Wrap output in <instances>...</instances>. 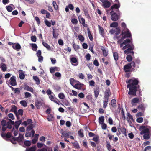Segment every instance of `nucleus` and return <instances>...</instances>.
<instances>
[{
    "mask_svg": "<svg viewBox=\"0 0 151 151\" xmlns=\"http://www.w3.org/2000/svg\"><path fill=\"white\" fill-rule=\"evenodd\" d=\"M30 45L32 48V50L34 51H36L38 47L37 45L35 43H32L30 44Z\"/></svg>",
    "mask_w": 151,
    "mask_h": 151,
    "instance_id": "obj_39",
    "label": "nucleus"
},
{
    "mask_svg": "<svg viewBox=\"0 0 151 151\" xmlns=\"http://www.w3.org/2000/svg\"><path fill=\"white\" fill-rule=\"evenodd\" d=\"M121 27L123 29L122 30H125L128 29L126 27V25L124 22H122L121 24Z\"/></svg>",
    "mask_w": 151,
    "mask_h": 151,
    "instance_id": "obj_58",
    "label": "nucleus"
},
{
    "mask_svg": "<svg viewBox=\"0 0 151 151\" xmlns=\"http://www.w3.org/2000/svg\"><path fill=\"white\" fill-rule=\"evenodd\" d=\"M70 61L71 63H76L77 64L76 65H74V66H76L78 65V61L77 59L75 57H72L70 59Z\"/></svg>",
    "mask_w": 151,
    "mask_h": 151,
    "instance_id": "obj_26",
    "label": "nucleus"
},
{
    "mask_svg": "<svg viewBox=\"0 0 151 151\" xmlns=\"http://www.w3.org/2000/svg\"><path fill=\"white\" fill-rule=\"evenodd\" d=\"M59 98L62 99H63L65 98V96L63 93L61 92L59 93L58 95Z\"/></svg>",
    "mask_w": 151,
    "mask_h": 151,
    "instance_id": "obj_48",
    "label": "nucleus"
},
{
    "mask_svg": "<svg viewBox=\"0 0 151 151\" xmlns=\"http://www.w3.org/2000/svg\"><path fill=\"white\" fill-rule=\"evenodd\" d=\"M73 46L75 50H77L80 49L79 45H76L75 42L73 43Z\"/></svg>",
    "mask_w": 151,
    "mask_h": 151,
    "instance_id": "obj_56",
    "label": "nucleus"
},
{
    "mask_svg": "<svg viewBox=\"0 0 151 151\" xmlns=\"http://www.w3.org/2000/svg\"><path fill=\"white\" fill-rule=\"evenodd\" d=\"M71 134L70 132L67 131H64L62 133V135L66 137H68Z\"/></svg>",
    "mask_w": 151,
    "mask_h": 151,
    "instance_id": "obj_21",
    "label": "nucleus"
},
{
    "mask_svg": "<svg viewBox=\"0 0 151 151\" xmlns=\"http://www.w3.org/2000/svg\"><path fill=\"white\" fill-rule=\"evenodd\" d=\"M7 122L5 120H2L1 122V124L2 126H7Z\"/></svg>",
    "mask_w": 151,
    "mask_h": 151,
    "instance_id": "obj_59",
    "label": "nucleus"
},
{
    "mask_svg": "<svg viewBox=\"0 0 151 151\" xmlns=\"http://www.w3.org/2000/svg\"><path fill=\"white\" fill-rule=\"evenodd\" d=\"M24 89L27 91H29L31 92H33V88L31 87H29L28 85L25 86L24 87Z\"/></svg>",
    "mask_w": 151,
    "mask_h": 151,
    "instance_id": "obj_35",
    "label": "nucleus"
},
{
    "mask_svg": "<svg viewBox=\"0 0 151 151\" xmlns=\"http://www.w3.org/2000/svg\"><path fill=\"white\" fill-rule=\"evenodd\" d=\"M22 122V120H19V121H16L14 123V126L15 128L18 129V127Z\"/></svg>",
    "mask_w": 151,
    "mask_h": 151,
    "instance_id": "obj_25",
    "label": "nucleus"
},
{
    "mask_svg": "<svg viewBox=\"0 0 151 151\" xmlns=\"http://www.w3.org/2000/svg\"><path fill=\"white\" fill-rule=\"evenodd\" d=\"M147 128H146L144 129H143L140 133L141 135H142L144 134L150 133L151 134V127L149 126H147Z\"/></svg>",
    "mask_w": 151,
    "mask_h": 151,
    "instance_id": "obj_7",
    "label": "nucleus"
},
{
    "mask_svg": "<svg viewBox=\"0 0 151 151\" xmlns=\"http://www.w3.org/2000/svg\"><path fill=\"white\" fill-rule=\"evenodd\" d=\"M144 151H151V146H148L146 147L144 149Z\"/></svg>",
    "mask_w": 151,
    "mask_h": 151,
    "instance_id": "obj_64",
    "label": "nucleus"
},
{
    "mask_svg": "<svg viewBox=\"0 0 151 151\" xmlns=\"http://www.w3.org/2000/svg\"><path fill=\"white\" fill-rule=\"evenodd\" d=\"M111 95V92L109 88L106 89L105 92L104 98L109 99V97Z\"/></svg>",
    "mask_w": 151,
    "mask_h": 151,
    "instance_id": "obj_19",
    "label": "nucleus"
},
{
    "mask_svg": "<svg viewBox=\"0 0 151 151\" xmlns=\"http://www.w3.org/2000/svg\"><path fill=\"white\" fill-rule=\"evenodd\" d=\"M111 104L112 106L113 107H115L116 106V101L114 99H113L111 100Z\"/></svg>",
    "mask_w": 151,
    "mask_h": 151,
    "instance_id": "obj_45",
    "label": "nucleus"
},
{
    "mask_svg": "<svg viewBox=\"0 0 151 151\" xmlns=\"http://www.w3.org/2000/svg\"><path fill=\"white\" fill-rule=\"evenodd\" d=\"M53 94V95L51 94L49 96V99L51 101H53L58 105H59V103L57 99L55 97V95L54 94Z\"/></svg>",
    "mask_w": 151,
    "mask_h": 151,
    "instance_id": "obj_11",
    "label": "nucleus"
},
{
    "mask_svg": "<svg viewBox=\"0 0 151 151\" xmlns=\"http://www.w3.org/2000/svg\"><path fill=\"white\" fill-rule=\"evenodd\" d=\"M137 109L139 110L144 112L145 110V107L144 104H142L139 105L138 106Z\"/></svg>",
    "mask_w": 151,
    "mask_h": 151,
    "instance_id": "obj_17",
    "label": "nucleus"
},
{
    "mask_svg": "<svg viewBox=\"0 0 151 151\" xmlns=\"http://www.w3.org/2000/svg\"><path fill=\"white\" fill-rule=\"evenodd\" d=\"M53 34L54 38L55 39L57 38L58 35V34L54 29H53Z\"/></svg>",
    "mask_w": 151,
    "mask_h": 151,
    "instance_id": "obj_46",
    "label": "nucleus"
},
{
    "mask_svg": "<svg viewBox=\"0 0 151 151\" xmlns=\"http://www.w3.org/2000/svg\"><path fill=\"white\" fill-rule=\"evenodd\" d=\"M45 25L48 27H50L51 26V23L47 20H45Z\"/></svg>",
    "mask_w": 151,
    "mask_h": 151,
    "instance_id": "obj_63",
    "label": "nucleus"
},
{
    "mask_svg": "<svg viewBox=\"0 0 151 151\" xmlns=\"http://www.w3.org/2000/svg\"><path fill=\"white\" fill-rule=\"evenodd\" d=\"M79 135L81 137H84V134L83 133V129H80L78 131V132Z\"/></svg>",
    "mask_w": 151,
    "mask_h": 151,
    "instance_id": "obj_54",
    "label": "nucleus"
},
{
    "mask_svg": "<svg viewBox=\"0 0 151 151\" xmlns=\"http://www.w3.org/2000/svg\"><path fill=\"white\" fill-rule=\"evenodd\" d=\"M10 112H14L15 114L17 113V107L15 105H12Z\"/></svg>",
    "mask_w": 151,
    "mask_h": 151,
    "instance_id": "obj_28",
    "label": "nucleus"
},
{
    "mask_svg": "<svg viewBox=\"0 0 151 151\" xmlns=\"http://www.w3.org/2000/svg\"><path fill=\"white\" fill-rule=\"evenodd\" d=\"M99 136H96V137H95L93 138V140L96 142V143L97 144H98L99 143Z\"/></svg>",
    "mask_w": 151,
    "mask_h": 151,
    "instance_id": "obj_60",
    "label": "nucleus"
},
{
    "mask_svg": "<svg viewBox=\"0 0 151 151\" xmlns=\"http://www.w3.org/2000/svg\"><path fill=\"white\" fill-rule=\"evenodd\" d=\"M113 53L114 59L116 61H117L118 59V54L116 52H114Z\"/></svg>",
    "mask_w": 151,
    "mask_h": 151,
    "instance_id": "obj_38",
    "label": "nucleus"
},
{
    "mask_svg": "<svg viewBox=\"0 0 151 151\" xmlns=\"http://www.w3.org/2000/svg\"><path fill=\"white\" fill-rule=\"evenodd\" d=\"M8 120L9 121L7 122V127L9 129H11L12 127V125H13L14 124V122L10 119H9Z\"/></svg>",
    "mask_w": 151,
    "mask_h": 151,
    "instance_id": "obj_15",
    "label": "nucleus"
},
{
    "mask_svg": "<svg viewBox=\"0 0 151 151\" xmlns=\"http://www.w3.org/2000/svg\"><path fill=\"white\" fill-rule=\"evenodd\" d=\"M33 127V124H32L29 125V126H28L27 127V131H30L32 129Z\"/></svg>",
    "mask_w": 151,
    "mask_h": 151,
    "instance_id": "obj_62",
    "label": "nucleus"
},
{
    "mask_svg": "<svg viewBox=\"0 0 151 151\" xmlns=\"http://www.w3.org/2000/svg\"><path fill=\"white\" fill-rule=\"evenodd\" d=\"M52 4L55 10H57L58 9V6L56 2L55 1H53Z\"/></svg>",
    "mask_w": 151,
    "mask_h": 151,
    "instance_id": "obj_55",
    "label": "nucleus"
},
{
    "mask_svg": "<svg viewBox=\"0 0 151 151\" xmlns=\"http://www.w3.org/2000/svg\"><path fill=\"white\" fill-rule=\"evenodd\" d=\"M110 0H99L103 3L102 6L104 8H108L110 6L111 3L109 1Z\"/></svg>",
    "mask_w": 151,
    "mask_h": 151,
    "instance_id": "obj_4",
    "label": "nucleus"
},
{
    "mask_svg": "<svg viewBox=\"0 0 151 151\" xmlns=\"http://www.w3.org/2000/svg\"><path fill=\"white\" fill-rule=\"evenodd\" d=\"M139 101V99L138 98L136 97L133 98L131 101V104L133 106L135 105V103H138Z\"/></svg>",
    "mask_w": 151,
    "mask_h": 151,
    "instance_id": "obj_20",
    "label": "nucleus"
},
{
    "mask_svg": "<svg viewBox=\"0 0 151 151\" xmlns=\"http://www.w3.org/2000/svg\"><path fill=\"white\" fill-rule=\"evenodd\" d=\"M129 119H130L132 121H134L132 116L131 115L130 113L128 112L127 113V120L129 122Z\"/></svg>",
    "mask_w": 151,
    "mask_h": 151,
    "instance_id": "obj_31",
    "label": "nucleus"
},
{
    "mask_svg": "<svg viewBox=\"0 0 151 151\" xmlns=\"http://www.w3.org/2000/svg\"><path fill=\"white\" fill-rule=\"evenodd\" d=\"M9 83L12 86H15L17 85L15 77L13 76L10 78V80L9 81Z\"/></svg>",
    "mask_w": 151,
    "mask_h": 151,
    "instance_id": "obj_8",
    "label": "nucleus"
},
{
    "mask_svg": "<svg viewBox=\"0 0 151 151\" xmlns=\"http://www.w3.org/2000/svg\"><path fill=\"white\" fill-rule=\"evenodd\" d=\"M114 11H112L110 12V14H112L111 16V19L113 21H116L119 18V16L115 13H112Z\"/></svg>",
    "mask_w": 151,
    "mask_h": 151,
    "instance_id": "obj_6",
    "label": "nucleus"
},
{
    "mask_svg": "<svg viewBox=\"0 0 151 151\" xmlns=\"http://www.w3.org/2000/svg\"><path fill=\"white\" fill-rule=\"evenodd\" d=\"M24 145L27 146H29L31 145V142L29 140H25L24 142Z\"/></svg>",
    "mask_w": 151,
    "mask_h": 151,
    "instance_id": "obj_51",
    "label": "nucleus"
},
{
    "mask_svg": "<svg viewBox=\"0 0 151 151\" xmlns=\"http://www.w3.org/2000/svg\"><path fill=\"white\" fill-rule=\"evenodd\" d=\"M71 143L73 144V146L76 149H79L80 147L78 142H72Z\"/></svg>",
    "mask_w": 151,
    "mask_h": 151,
    "instance_id": "obj_47",
    "label": "nucleus"
},
{
    "mask_svg": "<svg viewBox=\"0 0 151 151\" xmlns=\"http://www.w3.org/2000/svg\"><path fill=\"white\" fill-rule=\"evenodd\" d=\"M109 101V99L104 98L103 101V107L104 108H105L107 106Z\"/></svg>",
    "mask_w": 151,
    "mask_h": 151,
    "instance_id": "obj_33",
    "label": "nucleus"
},
{
    "mask_svg": "<svg viewBox=\"0 0 151 151\" xmlns=\"http://www.w3.org/2000/svg\"><path fill=\"white\" fill-rule=\"evenodd\" d=\"M70 84L73 87L75 85V83L79 82L78 81L75 80L73 78H71L70 79Z\"/></svg>",
    "mask_w": 151,
    "mask_h": 151,
    "instance_id": "obj_29",
    "label": "nucleus"
},
{
    "mask_svg": "<svg viewBox=\"0 0 151 151\" xmlns=\"http://www.w3.org/2000/svg\"><path fill=\"white\" fill-rule=\"evenodd\" d=\"M12 47L14 49L17 51H19L21 48V46L19 43H14V45L12 46Z\"/></svg>",
    "mask_w": 151,
    "mask_h": 151,
    "instance_id": "obj_18",
    "label": "nucleus"
},
{
    "mask_svg": "<svg viewBox=\"0 0 151 151\" xmlns=\"http://www.w3.org/2000/svg\"><path fill=\"white\" fill-rule=\"evenodd\" d=\"M126 59L128 62H131L132 60V56L130 55H128L126 57Z\"/></svg>",
    "mask_w": 151,
    "mask_h": 151,
    "instance_id": "obj_57",
    "label": "nucleus"
},
{
    "mask_svg": "<svg viewBox=\"0 0 151 151\" xmlns=\"http://www.w3.org/2000/svg\"><path fill=\"white\" fill-rule=\"evenodd\" d=\"M23 111L22 109H20L18 111H17V114L18 115H20L21 116H22L23 115Z\"/></svg>",
    "mask_w": 151,
    "mask_h": 151,
    "instance_id": "obj_52",
    "label": "nucleus"
},
{
    "mask_svg": "<svg viewBox=\"0 0 151 151\" xmlns=\"http://www.w3.org/2000/svg\"><path fill=\"white\" fill-rule=\"evenodd\" d=\"M78 18L79 22L82 24L84 27H88L87 24L85 23V20L84 18L81 16L78 17Z\"/></svg>",
    "mask_w": 151,
    "mask_h": 151,
    "instance_id": "obj_9",
    "label": "nucleus"
},
{
    "mask_svg": "<svg viewBox=\"0 0 151 151\" xmlns=\"http://www.w3.org/2000/svg\"><path fill=\"white\" fill-rule=\"evenodd\" d=\"M36 146H34L30 148H27L25 151H36Z\"/></svg>",
    "mask_w": 151,
    "mask_h": 151,
    "instance_id": "obj_32",
    "label": "nucleus"
},
{
    "mask_svg": "<svg viewBox=\"0 0 151 151\" xmlns=\"http://www.w3.org/2000/svg\"><path fill=\"white\" fill-rule=\"evenodd\" d=\"M116 1H118V4H115L113 5L111 8V9H118L120 7V4L119 3V1L116 0Z\"/></svg>",
    "mask_w": 151,
    "mask_h": 151,
    "instance_id": "obj_23",
    "label": "nucleus"
},
{
    "mask_svg": "<svg viewBox=\"0 0 151 151\" xmlns=\"http://www.w3.org/2000/svg\"><path fill=\"white\" fill-rule=\"evenodd\" d=\"M78 37L79 40L82 42H83L84 40V38L81 35L79 34L78 35Z\"/></svg>",
    "mask_w": 151,
    "mask_h": 151,
    "instance_id": "obj_43",
    "label": "nucleus"
},
{
    "mask_svg": "<svg viewBox=\"0 0 151 151\" xmlns=\"http://www.w3.org/2000/svg\"><path fill=\"white\" fill-rule=\"evenodd\" d=\"M94 92L95 96L96 98H97L99 93L100 91L99 87H96L94 89Z\"/></svg>",
    "mask_w": 151,
    "mask_h": 151,
    "instance_id": "obj_22",
    "label": "nucleus"
},
{
    "mask_svg": "<svg viewBox=\"0 0 151 151\" xmlns=\"http://www.w3.org/2000/svg\"><path fill=\"white\" fill-rule=\"evenodd\" d=\"M24 139L23 136L22 135L19 134V136L17 137V141L19 142H21Z\"/></svg>",
    "mask_w": 151,
    "mask_h": 151,
    "instance_id": "obj_30",
    "label": "nucleus"
},
{
    "mask_svg": "<svg viewBox=\"0 0 151 151\" xmlns=\"http://www.w3.org/2000/svg\"><path fill=\"white\" fill-rule=\"evenodd\" d=\"M35 133V131L34 130H32L31 132H27L25 134V136L26 137H30L31 135H32V137H33Z\"/></svg>",
    "mask_w": 151,
    "mask_h": 151,
    "instance_id": "obj_16",
    "label": "nucleus"
},
{
    "mask_svg": "<svg viewBox=\"0 0 151 151\" xmlns=\"http://www.w3.org/2000/svg\"><path fill=\"white\" fill-rule=\"evenodd\" d=\"M84 12L86 17L88 19H90L91 17L88 14V12L86 10H84Z\"/></svg>",
    "mask_w": 151,
    "mask_h": 151,
    "instance_id": "obj_50",
    "label": "nucleus"
},
{
    "mask_svg": "<svg viewBox=\"0 0 151 151\" xmlns=\"http://www.w3.org/2000/svg\"><path fill=\"white\" fill-rule=\"evenodd\" d=\"M144 134L143 136V138L144 139L147 140L150 138V135H151L150 134V133H148Z\"/></svg>",
    "mask_w": 151,
    "mask_h": 151,
    "instance_id": "obj_41",
    "label": "nucleus"
},
{
    "mask_svg": "<svg viewBox=\"0 0 151 151\" xmlns=\"http://www.w3.org/2000/svg\"><path fill=\"white\" fill-rule=\"evenodd\" d=\"M87 30L88 31V34L89 38L91 41H92L93 40V36L91 34L89 28H88Z\"/></svg>",
    "mask_w": 151,
    "mask_h": 151,
    "instance_id": "obj_37",
    "label": "nucleus"
},
{
    "mask_svg": "<svg viewBox=\"0 0 151 151\" xmlns=\"http://www.w3.org/2000/svg\"><path fill=\"white\" fill-rule=\"evenodd\" d=\"M121 32V30L119 27H117L115 29H112L109 31V32L111 34L114 33L116 35L119 34Z\"/></svg>",
    "mask_w": 151,
    "mask_h": 151,
    "instance_id": "obj_5",
    "label": "nucleus"
},
{
    "mask_svg": "<svg viewBox=\"0 0 151 151\" xmlns=\"http://www.w3.org/2000/svg\"><path fill=\"white\" fill-rule=\"evenodd\" d=\"M20 104L24 107L27 106V102L25 100L21 101H20Z\"/></svg>",
    "mask_w": 151,
    "mask_h": 151,
    "instance_id": "obj_53",
    "label": "nucleus"
},
{
    "mask_svg": "<svg viewBox=\"0 0 151 151\" xmlns=\"http://www.w3.org/2000/svg\"><path fill=\"white\" fill-rule=\"evenodd\" d=\"M98 28L100 33L101 35H103L104 34V30L103 28L99 25H98Z\"/></svg>",
    "mask_w": 151,
    "mask_h": 151,
    "instance_id": "obj_42",
    "label": "nucleus"
},
{
    "mask_svg": "<svg viewBox=\"0 0 151 151\" xmlns=\"http://www.w3.org/2000/svg\"><path fill=\"white\" fill-rule=\"evenodd\" d=\"M35 106L37 109H39L43 103L42 101L38 100L35 101Z\"/></svg>",
    "mask_w": 151,
    "mask_h": 151,
    "instance_id": "obj_12",
    "label": "nucleus"
},
{
    "mask_svg": "<svg viewBox=\"0 0 151 151\" xmlns=\"http://www.w3.org/2000/svg\"><path fill=\"white\" fill-rule=\"evenodd\" d=\"M32 120L30 119H28L26 121H24L22 123V124L24 125L25 127L27 126L28 125L32 123Z\"/></svg>",
    "mask_w": 151,
    "mask_h": 151,
    "instance_id": "obj_14",
    "label": "nucleus"
},
{
    "mask_svg": "<svg viewBox=\"0 0 151 151\" xmlns=\"http://www.w3.org/2000/svg\"><path fill=\"white\" fill-rule=\"evenodd\" d=\"M12 134L10 132H8L6 134L4 132H2L1 134V137L4 139L6 138H9L11 137L12 136Z\"/></svg>",
    "mask_w": 151,
    "mask_h": 151,
    "instance_id": "obj_10",
    "label": "nucleus"
},
{
    "mask_svg": "<svg viewBox=\"0 0 151 151\" xmlns=\"http://www.w3.org/2000/svg\"><path fill=\"white\" fill-rule=\"evenodd\" d=\"M1 69L3 71H6L7 69V67L6 64L2 63H1Z\"/></svg>",
    "mask_w": 151,
    "mask_h": 151,
    "instance_id": "obj_36",
    "label": "nucleus"
},
{
    "mask_svg": "<svg viewBox=\"0 0 151 151\" xmlns=\"http://www.w3.org/2000/svg\"><path fill=\"white\" fill-rule=\"evenodd\" d=\"M42 43L43 46L45 47L48 50H51L50 47L47 43L45 42H42Z\"/></svg>",
    "mask_w": 151,
    "mask_h": 151,
    "instance_id": "obj_34",
    "label": "nucleus"
},
{
    "mask_svg": "<svg viewBox=\"0 0 151 151\" xmlns=\"http://www.w3.org/2000/svg\"><path fill=\"white\" fill-rule=\"evenodd\" d=\"M78 83H79L75 84L73 87L76 89L80 90L82 86L81 83L79 82Z\"/></svg>",
    "mask_w": 151,
    "mask_h": 151,
    "instance_id": "obj_27",
    "label": "nucleus"
},
{
    "mask_svg": "<svg viewBox=\"0 0 151 151\" xmlns=\"http://www.w3.org/2000/svg\"><path fill=\"white\" fill-rule=\"evenodd\" d=\"M120 35L124 39L131 37V33L128 29H127L125 30H122Z\"/></svg>",
    "mask_w": 151,
    "mask_h": 151,
    "instance_id": "obj_3",
    "label": "nucleus"
},
{
    "mask_svg": "<svg viewBox=\"0 0 151 151\" xmlns=\"http://www.w3.org/2000/svg\"><path fill=\"white\" fill-rule=\"evenodd\" d=\"M104 120V116H102L99 118V121L100 124H102L103 123Z\"/></svg>",
    "mask_w": 151,
    "mask_h": 151,
    "instance_id": "obj_61",
    "label": "nucleus"
},
{
    "mask_svg": "<svg viewBox=\"0 0 151 151\" xmlns=\"http://www.w3.org/2000/svg\"><path fill=\"white\" fill-rule=\"evenodd\" d=\"M131 66L130 64L128 63L125 65L124 67V70L125 72L131 71Z\"/></svg>",
    "mask_w": 151,
    "mask_h": 151,
    "instance_id": "obj_13",
    "label": "nucleus"
},
{
    "mask_svg": "<svg viewBox=\"0 0 151 151\" xmlns=\"http://www.w3.org/2000/svg\"><path fill=\"white\" fill-rule=\"evenodd\" d=\"M34 80L36 81V84L37 85H39L40 83V80L39 78L36 76H33Z\"/></svg>",
    "mask_w": 151,
    "mask_h": 151,
    "instance_id": "obj_40",
    "label": "nucleus"
},
{
    "mask_svg": "<svg viewBox=\"0 0 151 151\" xmlns=\"http://www.w3.org/2000/svg\"><path fill=\"white\" fill-rule=\"evenodd\" d=\"M126 83H129L127 86L129 91L128 93L129 95L137 96L142 95L140 86L138 85L139 83L138 79L133 78L127 81Z\"/></svg>",
    "mask_w": 151,
    "mask_h": 151,
    "instance_id": "obj_1",
    "label": "nucleus"
},
{
    "mask_svg": "<svg viewBox=\"0 0 151 151\" xmlns=\"http://www.w3.org/2000/svg\"><path fill=\"white\" fill-rule=\"evenodd\" d=\"M118 26V23L116 22H112L110 25V27H116Z\"/></svg>",
    "mask_w": 151,
    "mask_h": 151,
    "instance_id": "obj_44",
    "label": "nucleus"
},
{
    "mask_svg": "<svg viewBox=\"0 0 151 151\" xmlns=\"http://www.w3.org/2000/svg\"><path fill=\"white\" fill-rule=\"evenodd\" d=\"M132 40L131 39V40L129 39H127L123 41V44L126 45L123 47L122 49L123 50H125L124 51L125 54H128L131 53L133 55H134V52L133 50L134 48V46L132 43H132Z\"/></svg>",
    "mask_w": 151,
    "mask_h": 151,
    "instance_id": "obj_2",
    "label": "nucleus"
},
{
    "mask_svg": "<svg viewBox=\"0 0 151 151\" xmlns=\"http://www.w3.org/2000/svg\"><path fill=\"white\" fill-rule=\"evenodd\" d=\"M103 55L105 57L107 56L108 54V51L105 50L104 48L102 49Z\"/></svg>",
    "mask_w": 151,
    "mask_h": 151,
    "instance_id": "obj_49",
    "label": "nucleus"
},
{
    "mask_svg": "<svg viewBox=\"0 0 151 151\" xmlns=\"http://www.w3.org/2000/svg\"><path fill=\"white\" fill-rule=\"evenodd\" d=\"M120 128H118V129H120V130L122 132V134H124V135L125 136H127V133H126V130L125 127H120V125L119 126Z\"/></svg>",
    "mask_w": 151,
    "mask_h": 151,
    "instance_id": "obj_24",
    "label": "nucleus"
}]
</instances>
